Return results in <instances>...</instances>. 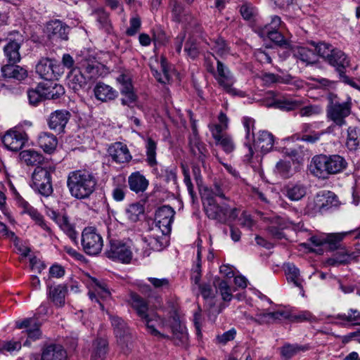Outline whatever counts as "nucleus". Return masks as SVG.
I'll list each match as a JSON object with an SVG mask.
<instances>
[{
    "instance_id": "f257e3e1",
    "label": "nucleus",
    "mask_w": 360,
    "mask_h": 360,
    "mask_svg": "<svg viewBox=\"0 0 360 360\" xmlns=\"http://www.w3.org/2000/svg\"><path fill=\"white\" fill-rule=\"evenodd\" d=\"M215 197L225 198L224 191L217 184L214 185L211 191H205L202 197L204 209L207 217L221 223L235 220L238 215V210L236 208H231L226 204L219 205Z\"/></svg>"
},
{
    "instance_id": "f03ea898",
    "label": "nucleus",
    "mask_w": 360,
    "mask_h": 360,
    "mask_svg": "<svg viewBox=\"0 0 360 360\" xmlns=\"http://www.w3.org/2000/svg\"><path fill=\"white\" fill-rule=\"evenodd\" d=\"M347 167L346 160L339 155H319L312 158L309 171L314 176L324 179L330 174L342 172Z\"/></svg>"
},
{
    "instance_id": "7ed1b4c3",
    "label": "nucleus",
    "mask_w": 360,
    "mask_h": 360,
    "mask_svg": "<svg viewBox=\"0 0 360 360\" xmlns=\"http://www.w3.org/2000/svg\"><path fill=\"white\" fill-rule=\"evenodd\" d=\"M96 180L85 170L71 172L68 176L67 186L71 195L77 199L89 198L95 190Z\"/></svg>"
},
{
    "instance_id": "20e7f679",
    "label": "nucleus",
    "mask_w": 360,
    "mask_h": 360,
    "mask_svg": "<svg viewBox=\"0 0 360 360\" xmlns=\"http://www.w3.org/2000/svg\"><path fill=\"white\" fill-rule=\"evenodd\" d=\"M328 103L326 107L327 119L335 126L342 127L347 124L346 118L352 112V98L348 97L345 101H340L335 94L328 96Z\"/></svg>"
},
{
    "instance_id": "39448f33",
    "label": "nucleus",
    "mask_w": 360,
    "mask_h": 360,
    "mask_svg": "<svg viewBox=\"0 0 360 360\" xmlns=\"http://www.w3.org/2000/svg\"><path fill=\"white\" fill-rule=\"evenodd\" d=\"M219 123H210L208 128L217 146H219L227 154L231 153L236 149V144L233 137L228 134L223 133L229 127V118L226 115L220 112L218 115Z\"/></svg>"
},
{
    "instance_id": "423d86ee",
    "label": "nucleus",
    "mask_w": 360,
    "mask_h": 360,
    "mask_svg": "<svg viewBox=\"0 0 360 360\" xmlns=\"http://www.w3.org/2000/svg\"><path fill=\"white\" fill-rule=\"evenodd\" d=\"M128 302L136 311L137 315L145 323L149 333L152 335H162V333L155 328L154 322H160V323H158V326H160V324H162V327L164 326V322L155 319L158 316L157 314L148 313V304L141 296L135 292H130Z\"/></svg>"
},
{
    "instance_id": "0eeeda50",
    "label": "nucleus",
    "mask_w": 360,
    "mask_h": 360,
    "mask_svg": "<svg viewBox=\"0 0 360 360\" xmlns=\"http://www.w3.org/2000/svg\"><path fill=\"white\" fill-rule=\"evenodd\" d=\"M217 64L216 70L214 66L208 62H206V67L207 71L213 75L219 85L223 88L224 91L231 95L243 96L244 94L242 91H238L233 87L236 79L228 67L219 60H217Z\"/></svg>"
},
{
    "instance_id": "6e6552de",
    "label": "nucleus",
    "mask_w": 360,
    "mask_h": 360,
    "mask_svg": "<svg viewBox=\"0 0 360 360\" xmlns=\"http://www.w3.org/2000/svg\"><path fill=\"white\" fill-rule=\"evenodd\" d=\"M32 188L40 195L49 197L53 193L51 169L37 167L32 176Z\"/></svg>"
},
{
    "instance_id": "1a4fd4ad",
    "label": "nucleus",
    "mask_w": 360,
    "mask_h": 360,
    "mask_svg": "<svg viewBox=\"0 0 360 360\" xmlns=\"http://www.w3.org/2000/svg\"><path fill=\"white\" fill-rule=\"evenodd\" d=\"M81 244L85 253L89 255H96L101 252L103 248V240L94 227L89 226L82 231Z\"/></svg>"
},
{
    "instance_id": "9d476101",
    "label": "nucleus",
    "mask_w": 360,
    "mask_h": 360,
    "mask_svg": "<svg viewBox=\"0 0 360 360\" xmlns=\"http://www.w3.org/2000/svg\"><path fill=\"white\" fill-rule=\"evenodd\" d=\"M132 248L133 243L131 240L121 241L110 239L107 256L113 260L129 264L132 259Z\"/></svg>"
},
{
    "instance_id": "9b49d317",
    "label": "nucleus",
    "mask_w": 360,
    "mask_h": 360,
    "mask_svg": "<svg viewBox=\"0 0 360 360\" xmlns=\"http://www.w3.org/2000/svg\"><path fill=\"white\" fill-rule=\"evenodd\" d=\"M155 319L164 322L163 327L162 324H160V326H158V323H160V322H154V324L155 325V328L158 329L162 333V335H155L156 337L166 338L167 337V335H165L164 333L167 330H170L172 332L174 336L176 339H179L182 343H184L187 341L188 333L186 332L185 326L181 323L179 317L174 316L172 318H171L169 320V321H166L163 319H161L158 316H157V318Z\"/></svg>"
},
{
    "instance_id": "f8f14e48",
    "label": "nucleus",
    "mask_w": 360,
    "mask_h": 360,
    "mask_svg": "<svg viewBox=\"0 0 360 360\" xmlns=\"http://www.w3.org/2000/svg\"><path fill=\"white\" fill-rule=\"evenodd\" d=\"M112 326L114 328L118 345L124 353H127L131 345V337L124 321L116 316H110Z\"/></svg>"
},
{
    "instance_id": "ddd939ff",
    "label": "nucleus",
    "mask_w": 360,
    "mask_h": 360,
    "mask_svg": "<svg viewBox=\"0 0 360 360\" xmlns=\"http://www.w3.org/2000/svg\"><path fill=\"white\" fill-rule=\"evenodd\" d=\"M149 66L153 76L159 82L167 84L170 82L169 69L164 56H161L160 58L158 56L151 57L149 60Z\"/></svg>"
},
{
    "instance_id": "4468645a",
    "label": "nucleus",
    "mask_w": 360,
    "mask_h": 360,
    "mask_svg": "<svg viewBox=\"0 0 360 360\" xmlns=\"http://www.w3.org/2000/svg\"><path fill=\"white\" fill-rule=\"evenodd\" d=\"M185 32L188 34V39L185 44L184 51L191 58H195L199 54L198 37H202L201 27L193 21L190 27H185Z\"/></svg>"
},
{
    "instance_id": "2eb2a0df",
    "label": "nucleus",
    "mask_w": 360,
    "mask_h": 360,
    "mask_svg": "<svg viewBox=\"0 0 360 360\" xmlns=\"http://www.w3.org/2000/svg\"><path fill=\"white\" fill-rule=\"evenodd\" d=\"M174 214V209L168 205H164L156 211V226L163 235H167L171 232Z\"/></svg>"
},
{
    "instance_id": "dca6fc26",
    "label": "nucleus",
    "mask_w": 360,
    "mask_h": 360,
    "mask_svg": "<svg viewBox=\"0 0 360 360\" xmlns=\"http://www.w3.org/2000/svg\"><path fill=\"white\" fill-rule=\"evenodd\" d=\"M1 141L8 150L18 151L27 141V135L22 131L11 129L2 136Z\"/></svg>"
},
{
    "instance_id": "f3484780",
    "label": "nucleus",
    "mask_w": 360,
    "mask_h": 360,
    "mask_svg": "<svg viewBox=\"0 0 360 360\" xmlns=\"http://www.w3.org/2000/svg\"><path fill=\"white\" fill-rule=\"evenodd\" d=\"M69 27L59 20L49 22L46 26V32L49 38L52 41L68 39Z\"/></svg>"
},
{
    "instance_id": "a211bd4d",
    "label": "nucleus",
    "mask_w": 360,
    "mask_h": 360,
    "mask_svg": "<svg viewBox=\"0 0 360 360\" xmlns=\"http://www.w3.org/2000/svg\"><path fill=\"white\" fill-rule=\"evenodd\" d=\"M15 326L19 329H25L21 333L24 336L27 335L29 339L35 340L41 337L40 325L35 317L18 321L15 323Z\"/></svg>"
},
{
    "instance_id": "6ab92c4d",
    "label": "nucleus",
    "mask_w": 360,
    "mask_h": 360,
    "mask_svg": "<svg viewBox=\"0 0 360 360\" xmlns=\"http://www.w3.org/2000/svg\"><path fill=\"white\" fill-rule=\"evenodd\" d=\"M253 151L266 153L271 151L274 144V136L267 131H259L257 139L252 141Z\"/></svg>"
},
{
    "instance_id": "aec40b11",
    "label": "nucleus",
    "mask_w": 360,
    "mask_h": 360,
    "mask_svg": "<svg viewBox=\"0 0 360 360\" xmlns=\"http://www.w3.org/2000/svg\"><path fill=\"white\" fill-rule=\"evenodd\" d=\"M242 123L245 131V141L244 146L248 149V153L245 155V158L246 161L250 162L254 155L252 141L254 140L255 138L254 129L255 121L252 117H243L242 118Z\"/></svg>"
},
{
    "instance_id": "412c9836",
    "label": "nucleus",
    "mask_w": 360,
    "mask_h": 360,
    "mask_svg": "<svg viewBox=\"0 0 360 360\" xmlns=\"http://www.w3.org/2000/svg\"><path fill=\"white\" fill-rule=\"evenodd\" d=\"M70 118V113L65 110H58L51 113L48 124L50 129L58 132L64 130Z\"/></svg>"
},
{
    "instance_id": "4be33fe9",
    "label": "nucleus",
    "mask_w": 360,
    "mask_h": 360,
    "mask_svg": "<svg viewBox=\"0 0 360 360\" xmlns=\"http://www.w3.org/2000/svg\"><path fill=\"white\" fill-rule=\"evenodd\" d=\"M108 153L113 161L120 164L129 162L132 158L127 145L121 142L112 143L108 148Z\"/></svg>"
},
{
    "instance_id": "5701e85b",
    "label": "nucleus",
    "mask_w": 360,
    "mask_h": 360,
    "mask_svg": "<svg viewBox=\"0 0 360 360\" xmlns=\"http://www.w3.org/2000/svg\"><path fill=\"white\" fill-rule=\"evenodd\" d=\"M36 72L46 80L52 79L55 73H58L59 65L55 60L49 58H42L36 65Z\"/></svg>"
},
{
    "instance_id": "b1692460",
    "label": "nucleus",
    "mask_w": 360,
    "mask_h": 360,
    "mask_svg": "<svg viewBox=\"0 0 360 360\" xmlns=\"http://www.w3.org/2000/svg\"><path fill=\"white\" fill-rule=\"evenodd\" d=\"M89 288V296L92 301L95 300V301L98 302L97 297L102 299H107L111 295L107 285L104 282H101L95 278H90Z\"/></svg>"
},
{
    "instance_id": "393cba45",
    "label": "nucleus",
    "mask_w": 360,
    "mask_h": 360,
    "mask_svg": "<svg viewBox=\"0 0 360 360\" xmlns=\"http://www.w3.org/2000/svg\"><path fill=\"white\" fill-rule=\"evenodd\" d=\"M190 148L195 160L201 163L202 167H205L208 151L205 144L199 139L195 129H193V135L190 138Z\"/></svg>"
},
{
    "instance_id": "a878e982",
    "label": "nucleus",
    "mask_w": 360,
    "mask_h": 360,
    "mask_svg": "<svg viewBox=\"0 0 360 360\" xmlns=\"http://www.w3.org/2000/svg\"><path fill=\"white\" fill-rule=\"evenodd\" d=\"M1 70L2 76L6 79L22 82L28 77L27 70L15 63L4 65L1 67Z\"/></svg>"
},
{
    "instance_id": "bb28decb",
    "label": "nucleus",
    "mask_w": 360,
    "mask_h": 360,
    "mask_svg": "<svg viewBox=\"0 0 360 360\" xmlns=\"http://www.w3.org/2000/svg\"><path fill=\"white\" fill-rule=\"evenodd\" d=\"M39 88L44 89V99H57L65 93L64 87L61 84L50 80L39 83Z\"/></svg>"
},
{
    "instance_id": "cd10ccee",
    "label": "nucleus",
    "mask_w": 360,
    "mask_h": 360,
    "mask_svg": "<svg viewBox=\"0 0 360 360\" xmlns=\"http://www.w3.org/2000/svg\"><path fill=\"white\" fill-rule=\"evenodd\" d=\"M95 97L103 102L114 100L117 98L118 93L110 85L103 82H98L94 89Z\"/></svg>"
},
{
    "instance_id": "c85d7f7f",
    "label": "nucleus",
    "mask_w": 360,
    "mask_h": 360,
    "mask_svg": "<svg viewBox=\"0 0 360 360\" xmlns=\"http://www.w3.org/2000/svg\"><path fill=\"white\" fill-rule=\"evenodd\" d=\"M327 63L335 67L340 75H342L345 68L349 65L347 56L341 50L335 48L332 51Z\"/></svg>"
},
{
    "instance_id": "c756f323",
    "label": "nucleus",
    "mask_w": 360,
    "mask_h": 360,
    "mask_svg": "<svg viewBox=\"0 0 360 360\" xmlns=\"http://www.w3.org/2000/svg\"><path fill=\"white\" fill-rule=\"evenodd\" d=\"M68 287L65 285H58L50 287L48 291V297L57 307H62L65 303V295Z\"/></svg>"
},
{
    "instance_id": "7c9ffc66",
    "label": "nucleus",
    "mask_w": 360,
    "mask_h": 360,
    "mask_svg": "<svg viewBox=\"0 0 360 360\" xmlns=\"http://www.w3.org/2000/svg\"><path fill=\"white\" fill-rule=\"evenodd\" d=\"M293 56L306 65L312 64L316 60L314 49L305 46H295L292 48Z\"/></svg>"
},
{
    "instance_id": "2f4dec72",
    "label": "nucleus",
    "mask_w": 360,
    "mask_h": 360,
    "mask_svg": "<svg viewBox=\"0 0 360 360\" xmlns=\"http://www.w3.org/2000/svg\"><path fill=\"white\" fill-rule=\"evenodd\" d=\"M129 187L136 193L144 192L148 186V181L139 172L131 173L128 177Z\"/></svg>"
},
{
    "instance_id": "473e14b6",
    "label": "nucleus",
    "mask_w": 360,
    "mask_h": 360,
    "mask_svg": "<svg viewBox=\"0 0 360 360\" xmlns=\"http://www.w3.org/2000/svg\"><path fill=\"white\" fill-rule=\"evenodd\" d=\"M67 354L60 345H50L44 348L41 360H66Z\"/></svg>"
},
{
    "instance_id": "72a5a7b5",
    "label": "nucleus",
    "mask_w": 360,
    "mask_h": 360,
    "mask_svg": "<svg viewBox=\"0 0 360 360\" xmlns=\"http://www.w3.org/2000/svg\"><path fill=\"white\" fill-rule=\"evenodd\" d=\"M329 194L330 193L326 194L323 192L318 193L312 200L308 202L307 210L313 213L321 212L325 210L328 206Z\"/></svg>"
},
{
    "instance_id": "f704fd0d",
    "label": "nucleus",
    "mask_w": 360,
    "mask_h": 360,
    "mask_svg": "<svg viewBox=\"0 0 360 360\" xmlns=\"http://www.w3.org/2000/svg\"><path fill=\"white\" fill-rule=\"evenodd\" d=\"M70 86L75 91H77L89 82L79 68L72 69L68 75Z\"/></svg>"
},
{
    "instance_id": "c9c22d12",
    "label": "nucleus",
    "mask_w": 360,
    "mask_h": 360,
    "mask_svg": "<svg viewBox=\"0 0 360 360\" xmlns=\"http://www.w3.org/2000/svg\"><path fill=\"white\" fill-rule=\"evenodd\" d=\"M79 68L89 82L99 76V64L95 60H84Z\"/></svg>"
},
{
    "instance_id": "e433bc0d",
    "label": "nucleus",
    "mask_w": 360,
    "mask_h": 360,
    "mask_svg": "<svg viewBox=\"0 0 360 360\" xmlns=\"http://www.w3.org/2000/svg\"><path fill=\"white\" fill-rule=\"evenodd\" d=\"M38 144L44 152L51 153L55 150L58 141L53 134L48 132H42L39 135Z\"/></svg>"
},
{
    "instance_id": "4c0bfd02",
    "label": "nucleus",
    "mask_w": 360,
    "mask_h": 360,
    "mask_svg": "<svg viewBox=\"0 0 360 360\" xmlns=\"http://www.w3.org/2000/svg\"><path fill=\"white\" fill-rule=\"evenodd\" d=\"M20 44L13 40L10 41L4 49V56L8 63H17L20 60L19 49Z\"/></svg>"
},
{
    "instance_id": "58836bf2",
    "label": "nucleus",
    "mask_w": 360,
    "mask_h": 360,
    "mask_svg": "<svg viewBox=\"0 0 360 360\" xmlns=\"http://www.w3.org/2000/svg\"><path fill=\"white\" fill-rule=\"evenodd\" d=\"M309 349L308 345L285 343L280 348L281 356L285 359H290L300 352H304Z\"/></svg>"
},
{
    "instance_id": "ea45409f",
    "label": "nucleus",
    "mask_w": 360,
    "mask_h": 360,
    "mask_svg": "<svg viewBox=\"0 0 360 360\" xmlns=\"http://www.w3.org/2000/svg\"><path fill=\"white\" fill-rule=\"evenodd\" d=\"M345 144L349 151H356L360 148V131L356 127H348Z\"/></svg>"
},
{
    "instance_id": "a19ab883",
    "label": "nucleus",
    "mask_w": 360,
    "mask_h": 360,
    "mask_svg": "<svg viewBox=\"0 0 360 360\" xmlns=\"http://www.w3.org/2000/svg\"><path fill=\"white\" fill-rule=\"evenodd\" d=\"M335 319L339 320L342 325L360 326V311L357 309H350L347 314H337Z\"/></svg>"
},
{
    "instance_id": "79ce46f5",
    "label": "nucleus",
    "mask_w": 360,
    "mask_h": 360,
    "mask_svg": "<svg viewBox=\"0 0 360 360\" xmlns=\"http://www.w3.org/2000/svg\"><path fill=\"white\" fill-rule=\"evenodd\" d=\"M303 104L304 101L299 98H282L278 99L275 103L276 108L286 111L298 109Z\"/></svg>"
},
{
    "instance_id": "37998d69",
    "label": "nucleus",
    "mask_w": 360,
    "mask_h": 360,
    "mask_svg": "<svg viewBox=\"0 0 360 360\" xmlns=\"http://www.w3.org/2000/svg\"><path fill=\"white\" fill-rule=\"evenodd\" d=\"M144 241L147 245L155 251H161L164 248L168 245V238L167 235L161 236L150 235L144 237Z\"/></svg>"
},
{
    "instance_id": "c03bdc74",
    "label": "nucleus",
    "mask_w": 360,
    "mask_h": 360,
    "mask_svg": "<svg viewBox=\"0 0 360 360\" xmlns=\"http://www.w3.org/2000/svg\"><path fill=\"white\" fill-rule=\"evenodd\" d=\"M107 346L106 340L96 339L93 343L91 360H104L107 354Z\"/></svg>"
},
{
    "instance_id": "a18cd8bd",
    "label": "nucleus",
    "mask_w": 360,
    "mask_h": 360,
    "mask_svg": "<svg viewBox=\"0 0 360 360\" xmlns=\"http://www.w3.org/2000/svg\"><path fill=\"white\" fill-rule=\"evenodd\" d=\"M56 224L72 242L77 243V233L75 231V226L70 224L68 217L65 214L61 215Z\"/></svg>"
},
{
    "instance_id": "49530a36",
    "label": "nucleus",
    "mask_w": 360,
    "mask_h": 360,
    "mask_svg": "<svg viewBox=\"0 0 360 360\" xmlns=\"http://www.w3.org/2000/svg\"><path fill=\"white\" fill-rule=\"evenodd\" d=\"M19 156L20 160L27 165H37L43 161L42 155L32 149L21 151Z\"/></svg>"
},
{
    "instance_id": "de8ad7c7",
    "label": "nucleus",
    "mask_w": 360,
    "mask_h": 360,
    "mask_svg": "<svg viewBox=\"0 0 360 360\" xmlns=\"http://www.w3.org/2000/svg\"><path fill=\"white\" fill-rule=\"evenodd\" d=\"M285 191V195L292 201H298L306 194V188L301 184H290Z\"/></svg>"
},
{
    "instance_id": "09e8293b",
    "label": "nucleus",
    "mask_w": 360,
    "mask_h": 360,
    "mask_svg": "<svg viewBox=\"0 0 360 360\" xmlns=\"http://www.w3.org/2000/svg\"><path fill=\"white\" fill-rule=\"evenodd\" d=\"M285 272L288 281L292 282L295 286L303 290L302 279L300 277V270L293 264H287Z\"/></svg>"
},
{
    "instance_id": "8fccbe9b",
    "label": "nucleus",
    "mask_w": 360,
    "mask_h": 360,
    "mask_svg": "<svg viewBox=\"0 0 360 360\" xmlns=\"http://www.w3.org/2000/svg\"><path fill=\"white\" fill-rule=\"evenodd\" d=\"M144 213L143 206L139 203H133L126 209V217L130 222H136L139 220L140 217Z\"/></svg>"
},
{
    "instance_id": "3c124183",
    "label": "nucleus",
    "mask_w": 360,
    "mask_h": 360,
    "mask_svg": "<svg viewBox=\"0 0 360 360\" xmlns=\"http://www.w3.org/2000/svg\"><path fill=\"white\" fill-rule=\"evenodd\" d=\"M205 43L210 46L214 53L219 56H224L228 54L229 52L227 44L221 37L211 40L210 42L205 41Z\"/></svg>"
},
{
    "instance_id": "603ef678",
    "label": "nucleus",
    "mask_w": 360,
    "mask_h": 360,
    "mask_svg": "<svg viewBox=\"0 0 360 360\" xmlns=\"http://www.w3.org/2000/svg\"><path fill=\"white\" fill-rule=\"evenodd\" d=\"M146 161L148 164L153 167L157 164L156 160V149H157V143L155 141H153L151 138H148L146 140Z\"/></svg>"
},
{
    "instance_id": "864d4df0",
    "label": "nucleus",
    "mask_w": 360,
    "mask_h": 360,
    "mask_svg": "<svg viewBox=\"0 0 360 360\" xmlns=\"http://www.w3.org/2000/svg\"><path fill=\"white\" fill-rule=\"evenodd\" d=\"M22 347L20 340L13 338L8 341H4L0 342V354H4V352L12 354L13 352L19 351Z\"/></svg>"
},
{
    "instance_id": "5fc2aeb1",
    "label": "nucleus",
    "mask_w": 360,
    "mask_h": 360,
    "mask_svg": "<svg viewBox=\"0 0 360 360\" xmlns=\"http://www.w3.org/2000/svg\"><path fill=\"white\" fill-rule=\"evenodd\" d=\"M172 17L174 20L176 22H182L183 23L187 21L188 19H191V21L189 23V26L193 23L194 20L191 19L190 15H188L185 13V11L180 4L175 2L173 5L172 8Z\"/></svg>"
},
{
    "instance_id": "6e6d98bb",
    "label": "nucleus",
    "mask_w": 360,
    "mask_h": 360,
    "mask_svg": "<svg viewBox=\"0 0 360 360\" xmlns=\"http://www.w3.org/2000/svg\"><path fill=\"white\" fill-rule=\"evenodd\" d=\"M354 258L355 255L354 252L349 254L344 251L342 253H338L335 257L330 258L328 260V264L332 266L346 264L350 262Z\"/></svg>"
},
{
    "instance_id": "4d7b16f0",
    "label": "nucleus",
    "mask_w": 360,
    "mask_h": 360,
    "mask_svg": "<svg viewBox=\"0 0 360 360\" xmlns=\"http://www.w3.org/2000/svg\"><path fill=\"white\" fill-rule=\"evenodd\" d=\"M28 214L31 218L35 221L36 224L39 226L41 229L45 230L49 233H51V228L47 225L44 221L43 216L33 207L27 210Z\"/></svg>"
},
{
    "instance_id": "13d9d810",
    "label": "nucleus",
    "mask_w": 360,
    "mask_h": 360,
    "mask_svg": "<svg viewBox=\"0 0 360 360\" xmlns=\"http://www.w3.org/2000/svg\"><path fill=\"white\" fill-rule=\"evenodd\" d=\"M42 89L39 88V84L34 88L27 91V97L30 104L37 105L44 98Z\"/></svg>"
},
{
    "instance_id": "bf43d9fd",
    "label": "nucleus",
    "mask_w": 360,
    "mask_h": 360,
    "mask_svg": "<svg viewBox=\"0 0 360 360\" xmlns=\"http://www.w3.org/2000/svg\"><path fill=\"white\" fill-rule=\"evenodd\" d=\"M269 222V229L273 231L275 229H284L289 226L290 221L285 220L281 217H274L272 218H265Z\"/></svg>"
},
{
    "instance_id": "052dcab7",
    "label": "nucleus",
    "mask_w": 360,
    "mask_h": 360,
    "mask_svg": "<svg viewBox=\"0 0 360 360\" xmlns=\"http://www.w3.org/2000/svg\"><path fill=\"white\" fill-rule=\"evenodd\" d=\"M218 291L224 302H230L233 298L231 289L227 281H219L218 283Z\"/></svg>"
},
{
    "instance_id": "680f3d73",
    "label": "nucleus",
    "mask_w": 360,
    "mask_h": 360,
    "mask_svg": "<svg viewBox=\"0 0 360 360\" xmlns=\"http://www.w3.org/2000/svg\"><path fill=\"white\" fill-rule=\"evenodd\" d=\"M333 49L334 48L332 45L324 42H321L315 46L314 50V51H316L317 52L319 56H321L324 59L326 62H327Z\"/></svg>"
},
{
    "instance_id": "e2e57ef3",
    "label": "nucleus",
    "mask_w": 360,
    "mask_h": 360,
    "mask_svg": "<svg viewBox=\"0 0 360 360\" xmlns=\"http://www.w3.org/2000/svg\"><path fill=\"white\" fill-rule=\"evenodd\" d=\"M153 41L155 46L165 45L169 41V38L164 30L156 27L153 30Z\"/></svg>"
},
{
    "instance_id": "0e129e2a",
    "label": "nucleus",
    "mask_w": 360,
    "mask_h": 360,
    "mask_svg": "<svg viewBox=\"0 0 360 360\" xmlns=\"http://www.w3.org/2000/svg\"><path fill=\"white\" fill-rule=\"evenodd\" d=\"M349 233L350 232L329 233L324 238V241L328 243L331 248H335L344 237Z\"/></svg>"
},
{
    "instance_id": "69168bd1",
    "label": "nucleus",
    "mask_w": 360,
    "mask_h": 360,
    "mask_svg": "<svg viewBox=\"0 0 360 360\" xmlns=\"http://www.w3.org/2000/svg\"><path fill=\"white\" fill-rule=\"evenodd\" d=\"M117 81L121 85V94L134 90L131 80L129 75L121 74L117 77Z\"/></svg>"
},
{
    "instance_id": "338daca9",
    "label": "nucleus",
    "mask_w": 360,
    "mask_h": 360,
    "mask_svg": "<svg viewBox=\"0 0 360 360\" xmlns=\"http://www.w3.org/2000/svg\"><path fill=\"white\" fill-rule=\"evenodd\" d=\"M300 108L299 114L301 117H311L319 115L322 112V108L316 105H307Z\"/></svg>"
},
{
    "instance_id": "774afa93",
    "label": "nucleus",
    "mask_w": 360,
    "mask_h": 360,
    "mask_svg": "<svg viewBox=\"0 0 360 360\" xmlns=\"http://www.w3.org/2000/svg\"><path fill=\"white\" fill-rule=\"evenodd\" d=\"M148 280L155 288L158 290L169 289L171 285L170 281L167 278H158L149 277Z\"/></svg>"
}]
</instances>
